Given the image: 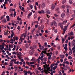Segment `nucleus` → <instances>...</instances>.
Instances as JSON below:
<instances>
[{"label":"nucleus","instance_id":"6","mask_svg":"<svg viewBox=\"0 0 75 75\" xmlns=\"http://www.w3.org/2000/svg\"><path fill=\"white\" fill-rule=\"evenodd\" d=\"M61 16L62 18H64V17H65V13H62L61 15Z\"/></svg>","mask_w":75,"mask_h":75},{"label":"nucleus","instance_id":"59","mask_svg":"<svg viewBox=\"0 0 75 75\" xmlns=\"http://www.w3.org/2000/svg\"><path fill=\"white\" fill-rule=\"evenodd\" d=\"M60 62H63V59H60Z\"/></svg>","mask_w":75,"mask_h":75},{"label":"nucleus","instance_id":"16","mask_svg":"<svg viewBox=\"0 0 75 75\" xmlns=\"http://www.w3.org/2000/svg\"><path fill=\"white\" fill-rule=\"evenodd\" d=\"M54 24L55 26H57V23H56V22L55 21H54Z\"/></svg>","mask_w":75,"mask_h":75},{"label":"nucleus","instance_id":"36","mask_svg":"<svg viewBox=\"0 0 75 75\" xmlns=\"http://www.w3.org/2000/svg\"><path fill=\"white\" fill-rule=\"evenodd\" d=\"M41 18V17L39 16V17H38V21H40V18Z\"/></svg>","mask_w":75,"mask_h":75},{"label":"nucleus","instance_id":"44","mask_svg":"<svg viewBox=\"0 0 75 75\" xmlns=\"http://www.w3.org/2000/svg\"><path fill=\"white\" fill-rule=\"evenodd\" d=\"M35 5H36V6H38V3L37 2H36L35 3Z\"/></svg>","mask_w":75,"mask_h":75},{"label":"nucleus","instance_id":"55","mask_svg":"<svg viewBox=\"0 0 75 75\" xmlns=\"http://www.w3.org/2000/svg\"><path fill=\"white\" fill-rule=\"evenodd\" d=\"M43 67L44 69H46V66H45V65H43Z\"/></svg>","mask_w":75,"mask_h":75},{"label":"nucleus","instance_id":"60","mask_svg":"<svg viewBox=\"0 0 75 75\" xmlns=\"http://www.w3.org/2000/svg\"><path fill=\"white\" fill-rule=\"evenodd\" d=\"M14 68H15V69H18V67H17L14 66Z\"/></svg>","mask_w":75,"mask_h":75},{"label":"nucleus","instance_id":"42","mask_svg":"<svg viewBox=\"0 0 75 75\" xmlns=\"http://www.w3.org/2000/svg\"><path fill=\"white\" fill-rule=\"evenodd\" d=\"M15 38L16 40H18V38L17 37H15Z\"/></svg>","mask_w":75,"mask_h":75},{"label":"nucleus","instance_id":"38","mask_svg":"<svg viewBox=\"0 0 75 75\" xmlns=\"http://www.w3.org/2000/svg\"><path fill=\"white\" fill-rule=\"evenodd\" d=\"M10 16L11 17H13V13L11 14Z\"/></svg>","mask_w":75,"mask_h":75},{"label":"nucleus","instance_id":"5","mask_svg":"<svg viewBox=\"0 0 75 75\" xmlns=\"http://www.w3.org/2000/svg\"><path fill=\"white\" fill-rule=\"evenodd\" d=\"M33 52H34V50H30L29 52V54L30 55H33Z\"/></svg>","mask_w":75,"mask_h":75},{"label":"nucleus","instance_id":"25","mask_svg":"<svg viewBox=\"0 0 75 75\" xmlns=\"http://www.w3.org/2000/svg\"><path fill=\"white\" fill-rule=\"evenodd\" d=\"M72 57L71 56H69L68 57V59H72Z\"/></svg>","mask_w":75,"mask_h":75},{"label":"nucleus","instance_id":"8","mask_svg":"<svg viewBox=\"0 0 75 75\" xmlns=\"http://www.w3.org/2000/svg\"><path fill=\"white\" fill-rule=\"evenodd\" d=\"M72 54V50H70V51L69 52V55H71Z\"/></svg>","mask_w":75,"mask_h":75},{"label":"nucleus","instance_id":"20","mask_svg":"<svg viewBox=\"0 0 75 75\" xmlns=\"http://www.w3.org/2000/svg\"><path fill=\"white\" fill-rule=\"evenodd\" d=\"M46 13L47 14H50V12L49 11H46Z\"/></svg>","mask_w":75,"mask_h":75},{"label":"nucleus","instance_id":"14","mask_svg":"<svg viewBox=\"0 0 75 75\" xmlns=\"http://www.w3.org/2000/svg\"><path fill=\"white\" fill-rule=\"evenodd\" d=\"M10 65H9V66L10 67H11V66H13V64L12 63V61H11V62H10Z\"/></svg>","mask_w":75,"mask_h":75},{"label":"nucleus","instance_id":"52","mask_svg":"<svg viewBox=\"0 0 75 75\" xmlns=\"http://www.w3.org/2000/svg\"><path fill=\"white\" fill-rule=\"evenodd\" d=\"M24 34L23 33V34H22L21 35V38H22V37L24 36Z\"/></svg>","mask_w":75,"mask_h":75},{"label":"nucleus","instance_id":"9","mask_svg":"<svg viewBox=\"0 0 75 75\" xmlns=\"http://www.w3.org/2000/svg\"><path fill=\"white\" fill-rule=\"evenodd\" d=\"M67 23V21H64L62 23V24H66V23Z\"/></svg>","mask_w":75,"mask_h":75},{"label":"nucleus","instance_id":"31","mask_svg":"<svg viewBox=\"0 0 75 75\" xmlns=\"http://www.w3.org/2000/svg\"><path fill=\"white\" fill-rule=\"evenodd\" d=\"M22 23H23V21L22 20L20 22V24L21 25V24H22Z\"/></svg>","mask_w":75,"mask_h":75},{"label":"nucleus","instance_id":"13","mask_svg":"<svg viewBox=\"0 0 75 75\" xmlns=\"http://www.w3.org/2000/svg\"><path fill=\"white\" fill-rule=\"evenodd\" d=\"M57 66H55L52 69L53 70H55L56 69V68H57Z\"/></svg>","mask_w":75,"mask_h":75},{"label":"nucleus","instance_id":"51","mask_svg":"<svg viewBox=\"0 0 75 75\" xmlns=\"http://www.w3.org/2000/svg\"><path fill=\"white\" fill-rule=\"evenodd\" d=\"M12 54H15L16 55V52H12Z\"/></svg>","mask_w":75,"mask_h":75},{"label":"nucleus","instance_id":"46","mask_svg":"<svg viewBox=\"0 0 75 75\" xmlns=\"http://www.w3.org/2000/svg\"><path fill=\"white\" fill-rule=\"evenodd\" d=\"M17 20H21V18H19V17H18L17 18Z\"/></svg>","mask_w":75,"mask_h":75},{"label":"nucleus","instance_id":"10","mask_svg":"<svg viewBox=\"0 0 75 75\" xmlns=\"http://www.w3.org/2000/svg\"><path fill=\"white\" fill-rule=\"evenodd\" d=\"M60 56V58H62L63 59L64 58V55H59Z\"/></svg>","mask_w":75,"mask_h":75},{"label":"nucleus","instance_id":"61","mask_svg":"<svg viewBox=\"0 0 75 75\" xmlns=\"http://www.w3.org/2000/svg\"><path fill=\"white\" fill-rule=\"evenodd\" d=\"M3 21L5 22V23H7V21H6V19H4Z\"/></svg>","mask_w":75,"mask_h":75},{"label":"nucleus","instance_id":"50","mask_svg":"<svg viewBox=\"0 0 75 75\" xmlns=\"http://www.w3.org/2000/svg\"><path fill=\"white\" fill-rule=\"evenodd\" d=\"M62 41H63V42H64L65 41V40H64V39L63 38H62Z\"/></svg>","mask_w":75,"mask_h":75},{"label":"nucleus","instance_id":"15","mask_svg":"<svg viewBox=\"0 0 75 75\" xmlns=\"http://www.w3.org/2000/svg\"><path fill=\"white\" fill-rule=\"evenodd\" d=\"M2 48H1V50H3L4 48V45H2Z\"/></svg>","mask_w":75,"mask_h":75},{"label":"nucleus","instance_id":"41","mask_svg":"<svg viewBox=\"0 0 75 75\" xmlns=\"http://www.w3.org/2000/svg\"><path fill=\"white\" fill-rule=\"evenodd\" d=\"M60 27V28H61L62 29H63V28H64V26L62 25H61Z\"/></svg>","mask_w":75,"mask_h":75},{"label":"nucleus","instance_id":"39","mask_svg":"<svg viewBox=\"0 0 75 75\" xmlns=\"http://www.w3.org/2000/svg\"><path fill=\"white\" fill-rule=\"evenodd\" d=\"M71 17H73V18H75V14L72 15Z\"/></svg>","mask_w":75,"mask_h":75},{"label":"nucleus","instance_id":"21","mask_svg":"<svg viewBox=\"0 0 75 75\" xmlns=\"http://www.w3.org/2000/svg\"><path fill=\"white\" fill-rule=\"evenodd\" d=\"M62 4H64V3H66V0H63L62 1Z\"/></svg>","mask_w":75,"mask_h":75},{"label":"nucleus","instance_id":"29","mask_svg":"<svg viewBox=\"0 0 75 75\" xmlns=\"http://www.w3.org/2000/svg\"><path fill=\"white\" fill-rule=\"evenodd\" d=\"M30 61H35V59H34V57H33V58L30 60Z\"/></svg>","mask_w":75,"mask_h":75},{"label":"nucleus","instance_id":"62","mask_svg":"<svg viewBox=\"0 0 75 75\" xmlns=\"http://www.w3.org/2000/svg\"><path fill=\"white\" fill-rule=\"evenodd\" d=\"M19 64L20 65H22L23 64V62H19Z\"/></svg>","mask_w":75,"mask_h":75},{"label":"nucleus","instance_id":"47","mask_svg":"<svg viewBox=\"0 0 75 75\" xmlns=\"http://www.w3.org/2000/svg\"><path fill=\"white\" fill-rule=\"evenodd\" d=\"M59 75H62V73L61 71H59Z\"/></svg>","mask_w":75,"mask_h":75},{"label":"nucleus","instance_id":"58","mask_svg":"<svg viewBox=\"0 0 75 75\" xmlns=\"http://www.w3.org/2000/svg\"><path fill=\"white\" fill-rule=\"evenodd\" d=\"M35 10H37V6H35Z\"/></svg>","mask_w":75,"mask_h":75},{"label":"nucleus","instance_id":"48","mask_svg":"<svg viewBox=\"0 0 75 75\" xmlns=\"http://www.w3.org/2000/svg\"><path fill=\"white\" fill-rule=\"evenodd\" d=\"M45 74H48V71L46 70L45 71Z\"/></svg>","mask_w":75,"mask_h":75},{"label":"nucleus","instance_id":"32","mask_svg":"<svg viewBox=\"0 0 75 75\" xmlns=\"http://www.w3.org/2000/svg\"><path fill=\"white\" fill-rule=\"evenodd\" d=\"M21 52H19L18 54V55H21Z\"/></svg>","mask_w":75,"mask_h":75},{"label":"nucleus","instance_id":"30","mask_svg":"<svg viewBox=\"0 0 75 75\" xmlns=\"http://www.w3.org/2000/svg\"><path fill=\"white\" fill-rule=\"evenodd\" d=\"M66 64H68L69 65V62H68V61H67L65 62Z\"/></svg>","mask_w":75,"mask_h":75},{"label":"nucleus","instance_id":"26","mask_svg":"<svg viewBox=\"0 0 75 75\" xmlns=\"http://www.w3.org/2000/svg\"><path fill=\"white\" fill-rule=\"evenodd\" d=\"M64 49L65 51H68V48H67V47H64Z\"/></svg>","mask_w":75,"mask_h":75},{"label":"nucleus","instance_id":"64","mask_svg":"<svg viewBox=\"0 0 75 75\" xmlns=\"http://www.w3.org/2000/svg\"><path fill=\"white\" fill-rule=\"evenodd\" d=\"M38 12L39 13V14H41V11H38Z\"/></svg>","mask_w":75,"mask_h":75},{"label":"nucleus","instance_id":"27","mask_svg":"<svg viewBox=\"0 0 75 75\" xmlns=\"http://www.w3.org/2000/svg\"><path fill=\"white\" fill-rule=\"evenodd\" d=\"M44 26L43 25H42L41 26V28H42V29H44Z\"/></svg>","mask_w":75,"mask_h":75},{"label":"nucleus","instance_id":"56","mask_svg":"<svg viewBox=\"0 0 75 75\" xmlns=\"http://www.w3.org/2000/svg\"><path fill=\"white\" fill-rule=\"evenodd\" d=\"M67 11L68 13H69V9L68 8H67Z\"/></svg>","mask_w":75,"mask_h":75},{"label":"nucleus","instance_id":"3","mask_svg":"<svg viewBox=\"0 0 75 75\" xmlns=\"http://www.w3.org/2000/svg\"><path fill=\"white\" fill-rule=\"evenodd\" d=\"M54 8H55V5L54 4H52L51 6V9L52 10H53Z\"/></svg>","mask_w":75,"mask_h":75},{"label":"nucleus","instance_id":"40","mask_svg":"<svg viewBox=\"0 0 75 75\" xmlns=\"http://www.w3.org/2000/svg\"><path fill=\"white\" fill-rule=\"evenodd\" d=\"M45 13L44 11L43 10H42L41 11V14H42V13Z\"/></svg>","mask_w":75,"mask_h":75},{"label":"nucleus","instance_id":"45","mask_svg":"<svg viewBox=\"0 0 75 75\" xmlns=\"http://www.w3.org/2000/svg\"><path fill=\"white\" fill-rule=\"evenodd\" d=\"M30 7L31 9H33V5H31L30 6Z\"/></svg>","mask_w":75,"mask_h":75},{"label":"nucleus","instance_id":"49","mask_svg":"<svg viewBox=\"0 0 75 75\" xmlns=\"http://www.w3.org/2000/svg\"><path fill=\"white\" fill-rule=\"evenodd\" d=\"M6 18L7 19H9L10 18V17H9V16H6Z\"/></svg>","mask_w":75,"mask_h":75},{"label":"nucleus","instance_id":"37","mask_svg":"<svg viewBox=\"0 0 75 75\" xmlns=\"http://www.w3.org/2000/svg\"><path fill=\"white\" fill-rule=\"evenodd\" d=\"M15 38H16V37L14 36L13 38L14 42L16 41V39H15Z\"/></svg>","mask_w":75,"mask_h":75},{"label":"nucleus","instance_id":"4","mask_svg":"<svg viewBox=\"0 0 75 75\" xmlns=\"http://www.w3.org/2000/svg\"><path fill=\"white\" fill-rule=\"evenodd\" d=\"M33 12H31L28 15V18H30V17L31 16V15H32V14Z\"/></svg>","mask_w":75,"mask_h":75},{"label":"nucleus","instance_id":"63","mask_svg":"<svg viewBox=\"0 0 75 75\" xmlns=\"http://www.w3.org/2000/svg\"><path fill=\"white\" fill-rule=\"evenodd\" d=\"M65 47H67V46H68V45L67 44H65Z\"/></svg>","mask_w":75,"mask_h":75},{"label":"nucleus","instance_id":"28","mask_svg":"<svg viewBox=\"0 0 75 75\" xmlns=\"http://www.w3.org/2000/svg\"><path fill=\"white\" fill-rule=\"evenodd\" d=\"M7 0H5V1L4 2V4H7Z\"/></svg>","mask_w":75,"mask_h":75},{"label":"nucleus","instance_id":"17","mask_svg":"<svg viewBox=\"0 0 75 75\" xmlns=\"http://www.w3.org/2000/svg\"><path fill=\"white\" fill-rule=\"evenodd\" d=\"M43 60L44 61H45V62H46V61H47V58L45 57H44L43 58Z\"/></svg>","mask_w":75,"mask_h":75},{"label":"nucleus","instance_id":"7","mask_svg":"<svg viewBox=\"0 0 75 75\" xmlns=\"http://www.w3.org/2000/svg\"><path fill=\"white\" fill-rule=\"evenodd\" d=\"M45 4L44 3L42 4V8H44V7H45Z\"/></svg>","mask_w":75,"mask_h":75},{"label":"nucleus","instance_id":"35","mask_svg":"<svg viewBox=\"0 0 75 75\" xmlns=\"http://www.w3.org/2000/svg\"><path fill=\"white\" fill-rule=\"evenodd\" d=\"M41 67H39L38 68V70H39V71H41Z\"/></svg>","mask_w":75,"mask_h":75},{"label":"nucleus","instance_id":"53","mask_svg":"<svg viewBox=\"0 0 75 75\" xmlns=\"http://www.w3.org/2000/svg\"><path fill=\"white\" fill-rule=\"evenodd\" d=\"M74 36H73L70 38V39L72 40H73V39H74Z\"/></svg>","mask_w":75,"mask_h":75},{"label":"nucleus","instance_id":"22","mask_svg":"<svg viewBox=\"0 0 75 75\" xmlns=\"http://www.w3.org/2000/svg\"><path fill=\"white\" fill-rule=\"evenodd\" d=\"M14 35V33H13L11 34V38H13V35Z\"/></svg>","mask_w":75,"mask_h":75},{"label":"nucleus","instance_id":"23","mask_svg":"<svg viewBox=\"0 0 75 75\" xmlns=\"http://www.w3.org/2000/svg\"><path fill=\"white\" fill-rule=\"evenodd\" d=\"M69 2L70 4H72V0H69Z\"/></svg>","mask_w":75,"mask_h":75},{"label":"nucleus","instance_id":"57","mask_svg":"<svg viewBox=\"0 0 75 75\" xmlns=\"http://www.w3.org/2000/svg\"><path fill=\"white\" fill-rule=\"evenodd\" d=\"M30 49H31L32 50H34L33 47H32L31 46L30 47Z\"/></svg>","mask_w":75,"mask_h":75},{"label":"nucleus","instance_id":"54","mask_svg":"<svg viewBox=\"0 0 75 75\" xmlns=\"http://www.w3.org/2000/svg\"><path fill=\"white\" fill-rule=\"evenodd\" d=\"M34 62H30V64L31 65V64H34Z\"/></svg>","mask_w":75,"mask_h":75},{"label":"nucleus","instance_id":"1","mask_svg":"<svg viewBox=\"0 0 75 75\" xmlns=\"http://www.w3.org/2000/svg\"><path fill=\"white\" fill-rule=\"evenodd\" d=\"M41 50L42 51V50H44V46H42L41 45H40L39 46Z\"/></svg>","mask_w":75,"mask_h":75},{"label":"nucleus","instance_id":"33","mask_svg":"<svg viewBox=\"0 0 75 75\" xmlns=\"http://www.w3.org/2000/svg\"><path fill=\"white\" fill-rule=\"evenodd\" d=\"M57 49L59 50H60V46H57Z\"/></svg>","mask_w":75,"mask_h":75},{"label":"nucleus","instance_id":"18","mask_svg":"<svg viewBox=\"0 0 75 75\" xmlns=\"http://www.w3.org/2000/svg\"><path fill=\"white\" fill-rule=\"evenodd\" d=\"M24 59L26 60V61H28L29 60V59L28 57H25L24 58Z\"/></svg>","mask_w":75,"mask_h":75},{"label":"nucleus","instance_id":"34","mask_svg":"<svg viewBox=\"0 0 75 75\" xmlns=\"http://www.w3.org/2000/svg\"><path fill=\"white\" fill-rule=\"evenodd\" d=\"M20 28H20L19 26H18L17 29L19 30H20Z\"/></svg>","mask_w":75,"mask_h":75},{"label":"nucleus","instance_id":"24","mask_svg":"<svg viewBox=\"0 0 75 75\" xmlns=\"http://www.w3.org/2000/svg\"><path fill=\"white\" fill-rule=\"evenodd\" d=\"M36 29L35 28H34L33 30H32V33H34V30H35Z\"/></svg>","mask_w":75,"mask_h":75},{"label":"nucleus","instance_id":"2","mask_svg":"<svg viewBox=\"0 0 75 75\" xmlns=\"http://www.w3.org/2000/svg\"><path fill=\"white\" fill-rule=\"evenodd\" d=\"M68 35L69 37L71 36V35H74V33L72 31L70 33H68Z\"/></svg>","mask_w":75,"mask_h":75},{"label":"nucleus","instance_id":"19","mask_svg":"<svg viewBox=\"0 0 75 75\" xmlns=\"http://www.w3.org/2000/svg\"><path fill=\"white\" fill-rule=\"evenodd\" d=\"M59 37V35H57V38L55 39L56 41H57L58 40V38Z\"/></svg>","mask_w":75,"mask_h":75},{"label":"nucleus","instance_id":"11","mask_svg":"<svg viewBox=\"0 0 75 75\" xmlns=\"http://www.w3.org/2000/svg\"><path fill=\"white\" fill-rule=\"evenodd\" d=\"M23 72L25 73L24 74V75H27V74H28V72H27V71H26L25 70H24L23 71Z\"/></svg>","mask_w":75,"mask_h":75},{"label":"nucleus","instance_id":"12","mask_svg":"<svg viewBox=\"0 0 75 75\" xmlns=\"http://www.w3.org/2000/svg\"><path fill=\"white\" fill-rule=\"evenodd\" d=\"M33 50L35 49V48H37V45H34L33 46Z\"/></svg>","mask_w":75,"mask_h":75},{"label":"nucleus","instance_id":"43","mask_svg":"<svg viewBox=\"0 0 75 75\" xmlns=\"http://www.w3.org/2000/svg\"><path fill=\"white\" fill-rule=\"evenodd\" d=\"M44 53V54H46L47 53V51H46V50H45L44 51H42Z\"/></svg>","mask_w":75,"mask_h":75}]
</instances>
